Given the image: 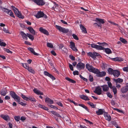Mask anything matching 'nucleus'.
Segmentation results:
<instances>
[{"label": "nucleus", "instance_id": "nucleus-1", "mask_svg": "<svg viewBox=\"0 0 128 128\" xmlns=\"http://www.w3.org/2000/svg\"><path fill=\"white\" fill-rule=\"evenodd\" d=\"M91 46L92 48H96L97 50H104L105 52L108 54H110L112 53V51L110 48H105L104 46L98 45L94 44H91Z\"/></svg>", "mask_w": 128, "mask_h": 128}, {"label": "nucleus", "instance_id": "nucleus-2", "mask_svg": "<svg viewBox=\"0 0 128 128\" xmlns=\"http://www.w3.org/2000/svg\"><path fill=\"white\" fill-rule=\"evenodd\" d=\"M10 94L14 100L16 102L21 104L22 106H25L26 105L25 103H24L22 102H20V99L19 96H18L16 93L13 91H11L10 93Z\"/></svg>", "mask_w": 128, "mask_h": 128}, {"label": "nucleus", "instance_id": "nucleus-3", "mask_svg": "<svg viewBox=\"0 0 128 128\" xmlns=\"http://www.w3.org/2000/svg\"><path fill=\"white\" fill-rule=\"evenodd\" d=\"M86 68L90 72H92L94 73L96 68H94L92 65H90L89 64H87L86 65Z\"/></svg>", "mask_w": 128, "mask_h": 128}, {"label": "nucleus", "instance_id": "nucleus-4", "mask_svg": "<svg viewBox=\"0 0 128 128\" xmlns=\"http://www.w3.org/2000/svg\"><path fill=\"white\" fill-rule=\"evenodd\" d=\"M94 73L96 74V76L98 77H101L105 76L106 74V73L105 72H100L99 70L97 69L96 70Z\"/></svg>", "mask_w": 128, "mask_h": 128}, {"label": "nucleus", "instance_id": "nucleus-5", "mask_svg": "<svg viewBox=\"0 0 128 128\" xmlns=\"http://www.w3.org/2000/svg\"><path fill=\"white\" fill-rule=\"evenodd\" d=\"M35 16L37 18H39L43 17L45 18H47V16L43 12L41 11L38 12L36 15Z\"/></svg>", "mask_w": 128, "mask_h": 128}, {"label": "nucleus", "instance_id": "nucleus-6", "mask_svg": "<svg viewBox=\"0 0 128 128\" xmlns=\"http://www.w3.org/2000/svg\"><path fill=\"white\" fill-rule=\"evenodd\" d=\"M56 26L57 29H58L60 31L64 33H66L69 31L68 29L63 28L60 26L56 25Z\"/></svg>", "mask_w": 128, "mask_h": 128}, {"label": "nucleus", "instance_id": "nucleus-7", "mask_svg": "<svg viewBox=\"0 0 128 128\" xmlns=\"http://www.w3.org/2000/svg\"><path fill=\"white\" fill-rule=\"evenodd\" d=\"M14 11L15 14L19 18H24V17L22 16L21 14L16 8H14Z\"/></svg>", "mask_w": 128, "mask_h": 128}, {"label": "nucleus", "instance_id": "nucleus-8", "mask_svg": "<svg viewBox=\"0 0 128 128\" xmlns=\"http://www.w3.org/2000/svg\"><path fill=\"white\" fill-rule=\"evenodd\" d=\"M33 1L37 5L40 6H42L45 4V2L43 0H33Z\"/></svg>", "mask_w": 128, "mask_h": 128}, {"label": "nucleus", "instance_id": "nucleus-9", "mask_svg": "<svg viewBox=\"0 0 128 128\" xmlns=\"http://www.w3.org/2000/svg\"><path fill=\"white\" fill-rule=\"evenodd\" d=\"M70 46L71 48L75 52H77L78 51L76 47L75 46V44L72 41L70 42Z\"/></svg>", "mask_w": 128, "mask_h": 128}, {"label": "nucleus", "instance_id": "nucleus-10", "mask_svg": "<svg viewBox=\"0 0 128 128\" xmlns=\"http://www.w3.org/2000/svg\"><path fill=\"white\" fill-rule=\"evenodd\" d=\"M94 92L95 93L97 94L98 95H100L102 93V89L99 86L97 87L96 88L95 90L94 91Z\"/></svg>", "mask_w": 128, "mask_h": 128}, {"label": "nucleus", "instance_id": "nucleus-11", "mask_svg": "<svg viewBox=\"0 0 128 128\" xmlns=\"http://www.w3.org/2000/svg\"><path fill=\"white\" fill-rule=\"evenodd\" d=\"M39 30L42 33L47 36H48L49 34L48 32L42 27L40 28Z\"/></svg>", "mask_w": 128, "mask_h": 128}, {"label": "nucleus", "instance_id": "nucleus-12", "mask_svg": "<svg viewBox=\"0 0 128 128\" xmlns=\"http://www.w3.org/2000/svg\"><path fill=\"white\" fill-rule=\"evenodd\" d=\"M84 67L85 64L82 62L78 63L76 66L77 68L78 69H83Z\"/></svg>", "mask_w": 128, "mask_h": 128}, {"label": "nucleus", "instance_id": "nucleus-13", "mask_svg": "<svg viewBox=\"0 0 128 128\" xmlns=\"http://www.w3.org/2000/svg\"><path fill=\"white\" fill-rule=\"evenodd\" d=\"M95 21L98 24H103L105 22L104 19L96 18Z\"/></svg>", "mask_w": 128, "mask_h": 128}, {"label": "nucleus", "instance_id": "nucleus-14", "mask_svg": "<svg viewBox=\"0 0 128 128\" xmlns=\"http://www.w3.org/2000/svg\"><path fill=\"white\" fill-rule=\"evenodd\" d=\"M104 115L105 117V119L108 121L111 120V118L110 116L106 112H105L104 114Z\"/></svg>", "mask_w": 128, "mask_h": 128}, {"label": "nucleus", "instance_id": "nucleus-15", "mask_svg": "<svg viewBox=\"0 0 128 128\" xmlns=\"http://www.w3.org/2000/svg\"><path fill=\"white\" fill-rule=\"evenodd\" d=\"M28 29L30 33L33 35H35L36 34V32L35 31L32 27L30 26L28 28Z\"/></svg>", "mask_w": 128, "mask_h": 128}, {"label": "nucleus", "instance_id": "nucleus-16", "mask_svg": "<svg viewBox=\"0 0 128 128\" xmlns=\"http://www.w3.org/2000/svg\"><path fill=\"white\" fill-rule=\"evenodd\" d=\"M113 74L114 77L117 78L120 75V72L119 71L114 70L113 72Z\"/></svg>", "mask_w": 128, "mask_h": 128}, {"label": "nucleus", "instance_id": "nucleus-17", "mask_svg": "<svg viewBox=\"0 0 128 128\" xmlns=\"http://www.w3.org/2000/svg\"><path fill=\"white\" fill-rule=\"evenodd\" d=\"M102 88V90L103 91L107 92L108 91L109 89L108 86L106 85H104L101 86Z\"/></svg>", "mask_w": 128, "mask_h": 128}, {"label": "nucleus", "instance_id": "nucleus-18", "mask_svg": "<svg viewBox=\"0 0 128 128\" xmlns=\"http://www.w3.org/2000/svg\"><path fill=\"white\" fill-rule=\"evenodd\" d=\"M113 80V81L116 83H119L121 84L123 82V81L122 79L120 78H118L116 79L114 78Z\"/></svg>", "mask_w": 128, "mask_h": 128}, {"label": "nucleus", "instance_id": "nucleus-19", "mask_svg": "<svg viewBox=\"0 0 128 128\" xmlns=\"http://www.w3.org/2000/svg\"><path fill=\"white\" fill-rule=\"evenodd\" d=\"M1 117L6 121H8L10 120L9 117L8 115H2Z\"/></svg>", "mask_w": 128, "mask_h": 128}, {"label": "nucleus", "instance_id": "nucleus-20", "mask_svg": "<svg viewBox=\"0 0 128 128\" xmlns=\"http://www.w3.org/2000/svg\"><path fill=\"white\" fill-rule=\"evenodd\" d=\"M44 74L50 78H51L52 79V80H54L55 79V78L53 76H52L51 74H50L49 73L46 71H44Z\"/></svg>", "mask_w": 128, "mask_h": 128}, {"label": "nucleus", "instance_id": "nucleus-21", "mask_svg": "<svg viewBox=\"0 0 128 128\" xmlns=\"http://www.w3.org/2000/svg\"><path fill=\"white\" fill-rule=\"evenodd\" d=\"M34 92L38 95H43V93L40 91L38 90L36 88H35L33 90Z\"/></svg>", "mask_w": 128, "mask_h": 128}, {"label": "nucleus", "instance_id": "nucleus-22", "mask_svg": "<svg viewBox=\"0 0 128 128\" xmlns=\"http://www.w3.org/2000/svg\"><path fill=\"white\" fill-rule=\"evenodd\" d=\"M45 102L46 103H49L50 104H52L54 103L53 100L48 98H45Z\"/></svg>", "mask_w": 128, "mask_h": 128}, {"label": "nucleus", "instance_id": "nucleus-23", "mask_svg": "<svg viewBox=\"0 0 128 128\" xmlns=\"http://www.w3.org/2000/svg\"><path fill=\"white\" fill-rule=\"evenodd\" d=\"M28 50H30V52L33 53L34 55L36 56H38V54L34 50V49L32 48L29 47L28 48Z\"/></svg>", "mask_w": 128, "mask_h": 128}, {"label": "nucleus", "instance_id": "nucleus-24", "mask_svg": "<svg viewBox=\"0 0 128 128\" xmlns=\"http://www.w3.org/2000/svg\"><path fill=\"white\" fill-rule=\"evenodd\" d=\"M20 34L22 36V38L23 39L25 38L26 40H27L28 38L27 34H26L23 32L22 31L20 32Z\"/></svg>", "mask_w": 128, "mask_h": 128}, {"label": "nucleus", "instance_id": "nucleus-25", "mask_svg": "<svg viewBox=\"0 0 128 128\" xmlns=\"http://www.w3.org/2000/svg\"><path fill=\"white\" fill-rule=\"evenodd\" d=\"M104 112V113L105 112L102 109H99L98 111L96 112V114L98 115L102 114Z\"/></svg>", "mask_w": 128, "mask_h": 128}, {"label": "nucleus", "instance_id": "nucleus-26", "mask_svg": "<svg viewBox=\"0 0 128 128\" xmlns=\"http://www.w3.org/2000/svg\"><path fill=\"white\" fill-rule=\"evenodd\" d=\"M121 90L123 93H125L128 91L126 86L122 88Z\"/></svg>", "mask_w": 128, "mask_h": 128}, {"label": "nucleus", "instance_id": "nucleus-27", "mask_svg": "<svg viewBox=\"0 0 128 128\" xmlns=\"http://www.w3.org/2000/svg\"><path fill=\"white\" fill-rule=\"evenodd\" d=\"M7 91L5 88L2 90L0 92V94L3 96H5L6 94Z\"/></svg>", "mask_w": 128, "mask_h": 128}, {"label": "nucleus", "instance_id": "nucleus-28", "mask_svg": "<svg viewBox=\"0 0 128 128\" xmlns=\"http://www.w3.org/2000/svg\"><path fill=\"white\" fill-rule=\"evenodd\" d=\"M50 112L54 115L56 116L57 117L61 118V116L60 115V114L56 112L52 111H51Z\"/></svg>", "mask_w": 128, "mask_h": 128}, {"label": "nucleus", "instance_id": "nucleus-29", "mask_svg": "<svg viewBox=\"0 0 128 128\" xmlns=\"http://www.w3.org/2000/svg\"><path fill=\"white\" fill-rule=\"evenodd\" d=\"M54 5L52 7V8H53L55 11H56L57 12L58 10V4H56L55 2H54Z\"/></svg>", "mask_w": 128, "mask_h": 128}, {"label": "nucleus", "instance_id": "nucleus-30", "mask_svg": "<svg viewBox=\"0 0 128 128\" xmlns=\"http://www.w3.org/2000/svg\"><path fill=\"white\" fill-rule=\"evenodd\" d=\"M112 60L114 61L122 62L123 60V58H121L117 57L113 58Z\"/></svg>", "mask_w": 128, "mask_h": 128}, {"label": "nucleus", "instance_id": "nucleus-31", "mask_svg": "<svg viewBox=\"0 0 128 128\" xmlns=\"http://www.w3.org/2000/svg\"><path fill=\"white\" fill-rule=\"evenodd\" d=\"M80 98L83 100H90V99L88 98V96L84 95L80 96Z\"/></svg>", "mask_w": 128, "mask_h": 128}, {"label": "nucleus", "instance_id": "nucleus-32", "mask_svg": "<svg viewBox=\"0 0 128 128\" xmlns=\"http://www.w3.org/2000/svg\"><path fill=\"white\" fill-rule=\"evenodd\" d=\"M80 27L81 29L82 30L83 32H84V33L87 32L86 28L84 26L82 25H80Z\"/></svg>", "mask_w": 128, "mask_h": 128}, {"label": "nucleus", "instance_id": "nucleus-33", "mask_svg": "<svg viewBox=\"0 0 128 128\" xmlns=\"http://www.w3.org/2000/svg\"><path fill=\"white\" fill-rule=\"evenodd\" d=\"M27 36L32 41L34 39V37L33 35L28 33H27Z\"/></svg>", "mask_w": 128, "mask_h": 128}, {"label": "nucleus", "instance_id": "nucleus-34", "mask_svg": "<svg viewBox=\"0 0 128 128\" xmlns=\"http://www.w3.org/2000/svg\"><path fill=\"white\" fill-rule=\"evenodd\" d=\"M65 79L66 80H67L68 81H69L70 82L72 83H75L76 82L74 80H73L70 78H69L68 77H66L65 78Z\"/></svg>", "mask_w": 128, "mask_h": 128}, {"label": "nucleus", "instance_id": "nucleus-35", "mask_svg": "<svg viewBox=\"0 0 128 128\" xmlns=\"http://www.w3.org/2000/svg\"><path fill=\"white\" fill-rule=\"evenodd\" d=\"M27 70L29 72L32 73L33 74L35 73V71L31 67H29Z\"/></svg>", "mask_w": 128, "mask_h": 128}, {"label": "nucleus", "instance_id": "nucleus-36", "mask_svg": "<svg viewBox=\"0 0 128 128\" xmlns=\"http://www.w3.org/2000/svg\"><path fill=\"white\" fill-rule=\"evenodd\" d=\"M97 44L100 45L105 46L106 47H108V44H107L104 42L102 43L98 42Z\"/></svg>", "mask_w": 128, "mask_h": 128}, {"label": "nucleus", "instance_id": "nucleus-37", "mask_svg": "<svg viewBox=\"0 0 128 128\" xmlns=\"http://www.w3.org/2000/svg\"><path fill=\"white\" fill-rule=\"evenodd\" d=\"M111 89H112V91L113 92L114 94V95L116 94L117 92V90L116 88L114 86Z\"/></svg>", "mask_w": 128, "mask_h": 128}, {"label": "nucleus", "instance_id": "nucleus-38", "mask_svg": "<svg viewBox=\"0 0 128 128\" xmlns=\"http://www.w3.org/2000/svg\"><path fill=\"white\" fill-rule=\"evenodd\" d=\"M108 71L109 74H113L114 70L111 68H109L108 70Z\"/></svg>", "mask_w": 128, "mask_h": 128}, {"label": "nucleus", "instance_id": "nucleus-39", "mask_svg": "<svg viewBox=\"0 0 128 128\" xmlns=\"http://www.w3.org/2000/svg\"><path fill=\"white\" fill-rule=\"evenodd\" d=\"M78 105L82 107L83 108H85L87 111L88 112H89L88 109V108L86 106H85L83 104H79Z\"/></svg>", "mask_w": 128, "mask_h": 128}, {"label": "nucleus", "instance_id": "nucleus-40", "mask_svg": "<svg viewBox=\"0 0 128 128\" xmlns=\"http://www.w3.org/2000/svg\"><path fill=\"white\" fill-rule=\"evenodd\" d=\"M120 40L124 44H126L127 42L125 39L122 38H120Z\"/></svg>", "mask_w": 128, "mask_h": 128}, {"label": "nucleus", "instance_id": "nucleus-41", "mask_svg": "<svg viewBox=\"0 0 128 128\" xmlns=\"http://www.w3.org/2000/svg\"><path fill=\"white\" fill-rule=\"evenodd\" d=\"M22 66L26 69H27L29 68L28 65L26 63H22Z\"/></svg>", "mask_w": 128, "mask_h": 128}, {"label": "nucleus", "instance_id": "nucleus-42", "mask_svg": "<svg viewBox=\"0 0 128 128\" xmlns=\"http://www.w3.org/2000/svg\"><path fill=\"white\" fill-rule=\"evenodd\" d=\"M8 14L9 15L11 16L12 17L14 18V16L13 15V13L10 10L9 12H8Z\"/></svg>", "mask_w": 128, "mask_h": 128}, {"label": "nucleus", "instance_id": "nucleus-43", "mask_svg": "<svg viewBox=\"0 0 128 128\" xmlns=\"http://www.w3.org/2000/svg\"><path fill=\"white\" fill-rule=\"evenodd\" d=\"M88 55L90 56L93 58H94V53H92L91 52H89L88 53Z\"/></svg>", "mask_w": 128, "mask_h": 128}, {"label": "nucleus", "instance_id": "nucleus-44", "mask_svg": "<svg viewBox=\"0 0 128 128\" xmlns=\"http://www.w3.org/2000/svg\"><path fill=\"white\" fill-rule=\"evenodd\" d=\"M47 46L48 47L52 48H53V45L52 44L48 42L47 44Z\"/></svg>", "mask_w": 128, "mask_h": 128}, {"label": "nucleus", "instance_id": "nucleus-45", "mask_svg": "<svg viewBox=\"0 0 128 128\" xmlns=\"http://www.w3.org/2000/svg\"><path fill=\"white\" fill-rule=\"evenodd\" d=\"M21 96L22 98L25 100L27 101L28 100V98L26 97L24 95L22 94H21Z\"/></svg>", "mask_w": 128, "mask_h": 128}, {"label": "nucleus", "instance_id": "nucleus-46", "mask_svg": "<svg viewBox=\"0 0 128 128\" xmlns=\"http://www.w3.org/2000/svg\"><path fill=\"white\" fill-rule=\"evenodd\" d=\"M88 104H89L92 108H94V105L92 103L89 102H88Z\"/></svg>", "mask_w": 128, "mask_h": 128}, {"label": "nucleus", "instance_id": "nucleus-47", "mask_svg": "<svg viewBox=\"0 0 128 128\" xmlns=\"http://www.w3.org/2000/svg\"><path fill=\"white\" fill-rule=\"evenodd\" d=\"M89 80L91 82H92L93 81L94 79L93 76L91 75H90L89 76Z\"/></svg>", "mask_w": 128, "mask_h": 128}, {"label": "nucleus", "instance_id": "nucleus-48", "mask_svg": "<svg viewBox=\"0 0 128 128\" xmlns=\"http://www.w3.org/2000/svg\"><path fill=\"white\" fill-rule=\"evenodd\" d=\"M14 118L15 120L17 121H18L20 120V118L19 116H15Z\"/></svg>", "mask_w": 128, "mask_h": 128}, {"label": "nucleus", "instance_id": "nucleus-49", "mask_svg": "<svg viewBox=\"0 0 128 128\" xmlns=\"http://www.w3.org/2000/svg\"><path fill=\"white\" fill-rule=\"evenodd\" d=\"M72 36H73L74 38V39H76L77 40H78V38L76 34H72Z\"/></svg>", "mask_w": 128, "mask_h": 128}, {"label": "nucleus", "instance_id": "nucleus-50", "mask_svg": "<svg viewBox=\"0 0 128 128\" xmlns=\"http://www.w3.org/2000/svg\"><path fill=\"white\" fill-rule=\"evenodd\" d=\"M108 87H110V88H112L113 87L112 86V84L111 82H108Z\"/></svg>", "mask_w": 128, "mask_h": 128}, {"label": "nucleus", "instance_id": "nucleus-51", "mask_svg": "<svg viewBox=\"0 0 128 128\" xmlns=\"http://www.w3.org/2000/svg\"><path fill=\"white\" fill-rule=\"evenodd\" d=\"M94 24L95 26H98L100 27L101 28V27L102 26V24H98V23L97 22V23H95Z\"/></svg>", "mask_w": 128, "mask_h": 128}, {"label": "nucleus", "instance_id": "nucleus-52", "mask_svg": "<svg viewBox=\"0 0 128 128\" xmlns=\"http://www.w3.org/2000/svg\"><path fill=\"white\" fill-rule=\"evenodd\" d=\"M123 70L124 71L128 72V67H124L123 68Z\"/></svg>", "mask_w": 128, "mask_h": 128}, {"label": "nucleus", "instance_id": "nucleus-53", "mask_svg": "<svg viewBox=\"0 0 128 128\" xmlns=\"http://www.w3.org/2000/svg\"><path fill=\"white\" fill-rule=\"evenodd\" d=\"M113 109L114 110H116L117 112H119L122 113L123 112L122 110H121L117 108H114Z\"/></svg>", "mask_w": 128, "mask_h": 128}, {"label": "nucleus", "instance_id": "nucleus-54", "mask_svg": "<svg viewBox=\"0 0 128 128\" xmlns=\"http://www.w3.org/2000/svg\"><path fill=\"white\" fill-rule=\"evenodd\" d=\"M80 77L84 81H86V82L88 80L87 79L83 77L82 76V75H80Z\"/></svg>", "mask_w": 128, "mask_h": 128}, {"label": "nucleus", "instance_id": "nucleus-55", "mask_svg": "<svg viewBox=\"0 0 128 128\" xmlns=\"http://www.w3.org/2000/svg\"><path fill=\"white\" fill-rule=\"evenodd\" d=\"M0 45L2 46H5L6 45V44L4 42H2L0 43Z\"/></svg>", "mask_w": 128, "mask_h": 128}, {"label": "nucleus", "instance_id": "nucleus-56", "mask_svg": "<svg viewBox=\"0 0 128 128\" xmlns=\"http://www.w3.org/2000/svg\"><path fill=\"white\" fill-rule=\"evenodd\" d=\"M73 73L74 75H78L79 74V72L78 71L76 70L73 72Z\"/></svg>", "mask_w": 128, "mask_h": 128}, {"label": "nucleus", "instance_id": "nucleus-57", "mask_svg": "<svg viewBox=\"0 0 128 128\" xmlns=\"http://www.w3.org/2000/svg\"><path fill=\"white\" fill-rule=\"evenodd\" d=\"M3 30L6 33H9L8 32V30L7 28H6L4 27L3 28Z\"/></svg>", "mask_w": 128, "mask_h": 128}, {"label": "nucleus", "instance_id": "nucleus-58", "mask_svg": "<svg viewBox=\"0 0 128 128\" xmlns=\"http://www.w3.org/2000/svg\"><path fill=\"white\" fill-rule=\"evenodd\" d=\"M106 94L107 95L108 97H109L110 98H112V95H111V94L109 92H107Z\"/></svg>", "mask_w": 128, "mask_h": 128}, {"label": "nucleus", "instance_id": "nucleus-59", "mask_svg": "<svg viewBox=\"0 0 128 128\" xmlns=\"http://www.w3.org/2000/svg\"><path fill=\"white\" fill-rule=\"evenodd\" d=\"M68 100L70 102H72L73 103H74L75 105H77V104L75 103V102L73 101V100H70L69 99H68Z\"/></svg>", "mask_w": 128, "mask_h": 128}, {"label": "nucleus", "instance_id": "nucleus-60", "mask_svg": "<svg viewBox=\"0 0 128 128\" xmlns=\"http://www.w3.org/2000/svg\"><path fill=\"white\" fill-rule=\"evenodd\" d=\"M70 58L72 60H75V57L72 56L70 55L69 56Z\"/></svg>", "mask_w": 128, "mask_h": 128}, {"label": "nucleus", "instance_id": "nucleus-61", "mask_svg": "<svg viewBox=\"0 0 128 128\" xmlns=\"http://www.w3.org/2000/svg\"><path fill=\"white\" fill-rule=\"evenodd\" d=\"M69 66L70 69L71 70L73 71L74 70V69L72 65L70 64H69Z\"/></svg>", "mask_w": 128, "mask_h": 128}, {"label": "nucleus", "instance_id": "nucleus-62", "mask_svg": "<svg viewBox=\"0 0 128 128\" xmlns=\"http://www.w3.org/2000/svg\"><path fill=\"white\" fill-rule=\"evenodd\" d=\"M28 99H29L31 101H36L35 100V99L33 98H31L30 97H29L28 98Z\"/></svg>", "mask_w": 128, "mask_h": 128}, {"label": "nucleus", "instance_id": "nucleus-63", "mask_svg": "<svg viewBox=\"0 0 128 128\" xmlns=\"http://www.w3.org/2000/svg\"><path fill=\"white\" fill-rule=\"evenodd\" d=\"M57 104L59 106H61L62 107L63 106V105L60 102H56Z\"/></svg>", "mask_w": 128, "mask_h": 128}, {"label": "nucleus", "instance_id": "nucleus-64", "mask_svg": "<svg viewBox=\"0 0 128 128\" xmlns=\"http://www.w3.org/2000/svg\"><path fill=\"white\" fill-rule=\"evenodd\" d=\"M116 87H117L118 88H120L121 87L120 85L119 84H118V83H116Z\"/></svg>", "mask_w": 128, "mask_h": 128}]
</instances>
